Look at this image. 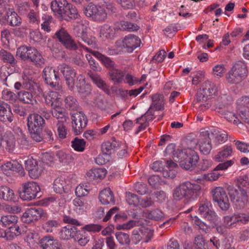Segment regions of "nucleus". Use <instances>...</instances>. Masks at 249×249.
<instances>
[{"label":"nucleus","mask_w":249,"mask_h":249,"mask_svg":"<svg viewBox=\"0 0 249 249\" xmlns=\"http://www.w3.org/2000/svg\"><path fill=\"white\" fill-rule=\"evenodd\" d=\"M72 129L75 135L82 132L87 125L88 120L86 115L82 112H77L71 116Z\"/></svg>","instance_id":"ddd939ff"},{"label":"nucleus","mask_w":249,"mask_h":249,"mask_svg":"<svg viewBox=\"0 0 249 249\" xmlns=\"http://www.w3.org/2000/svg\"><path fill=\"white\" fill-rule=\"evenodd\" d=\"M24 232V230L17 225L9 227L8 229L4 233V237L7 240H12L16 236H18Z\"/></svg>","instance_id":"72a5a7b5"},{"label":"nucleus","mask_w":249,"mask_h":249,"mask_svg":"<svg viewBox=\"0 0 249 249\" xmlns=\"http://www.w3.org/2000/svg\"><path fill=\"white\" fill-rule=\"evenodd\" d=\"M115 237L118 242L122 245H128L130 243L129 235L127 233L122 231L116 232Z\"/></svg>","instance_id":"6e6d98bb"},{"label":"nucleus","mask_w":249,"mask_h":249,"mask_svg":"<svg viewBox=\"0 0 249 249\" xmlns=\"http://www.w3.org/2000/svg\"><path fill=\"white\" fill-rule=\"evenodd\" d=\"M40 191V187L37 183L34 181L27 182L22 184L19 196L23 200H31L41 196Z\"/></svg>","instance_id":"39448f33"},{"label":"nucleus","mask_w":249,"mask_h":249,"mask_svg":"<svg viewBox=\"0 0 249 249\" xmlns=\"http://www.w3.org/2000/svg\"><path fill=\"white\" fill-rule=\"evenodd\" d=\"M13 121V114L10 106L6 102L0 101V121L11 123Z\"/></svg>","instance_id":"6ab92c4d"},{"label":"nucleus","mask_w":249,"mask_h":249,"mask_svg":"<svg viewBox=\"0 0 249 249\" xmlns=\"http://www.w3.org/2000/svg\"><path fill=\"white\" fill-rule=\"evenodd\" d=\"M27 126L29 130L33 129L41 128L44 124V119L39 114L34 113L30 114L27 119Z\"/></svg>","instance_id":"412c9836"},{"label":"nucleus","mask_w":249,"mask_h":249,"mask_svg":"<svg viewBox=\"0 0 249 249\" xmlns=\"http://www.w3.org/2000/svg\"><path fill=\"white\" fill-rule=\"evenodd\" d=\"M47 214L40 208H31L23 213L21 220L26 223H30L34 221H36L40 218H45Z\"/></svg>","instance_id":"dca6fc26"},{"label":"nucleus","mask_w":249,"mask_h":249,"mask_svg":"<svg viewBox=\"0 0 249 249\" xmlns=\"http://www.w3.org/2000/svg\"><path fill=\"white\" fill-rule=\"evenodd\" d=\"M213 200L216 202L220 209L227 211L230 208L228 196L225 190L221 187H216L212 191Z\"/></svg>","instance_id":"f8f14e48"},{"label":"nucleus","mask_w":249,"mask_h":249,"mask_svg":"<svg viewBox=\"0 0 249 249\" xmlns=\"http://www.w3.org/2000/svg\"><path fill=\"white\" fill-rule=\"evenodd\" d=\"M0 198L6 201H14L16 198L13 190L7 186H0Z\"/></svg>","instance_id":"c85d7f7f"},{"label":"nucleus","mask_w":249,"mask_h":249,"mask_svg":"<svg viewBox=\"0 0 249 249\" xmlns=\"http://www.w3.org/2000/svg\"><path fill=\"white\" fill-rule=\"evenodd\" d=\"M211 132L209 130L202 129L200 133L198 143L199 150L204 155H208L212 149Z\"/></svg>","instance_id":"2eb2a0df"},{"label":"nucleus","mask_w":249,"mask_h":249,"mask_svg":"<svg viewBox=\"0 0 249 249\" xmlns=\"http://www.w3.org/2000/svg\"><path fill=\"white\" fill-rule=\"evenodd\" d=\"M200 190L201 186L198 184L186 181L175 188L173 194V198L176 200L183 198L187 200L195 199L199 195Z\"/></svg>","instance_id":"f03ea898"},{"label":"nucleus","mask_w":249,"mask_h":249,"mask_svg":"<svg viewBox=\"0 0 249 249\" xmlns=\"http://www.w3.org/2000/svg\"><path fill=\"white\" fill-rule=\"evenodd\" d=\"M82 47L84 49L90 53L93 56L101 61L109 70L114 68L115 63L110 58L107 57L97 51H92L88 48L87 47L84 46H82Z\"/></svg>","instance_id":"b1692460"},{"label":"nucleus","mask_w":249,"mask_h":249,"mask_svg":"<svg viewBox=\"0 0 249 249\" xmlns=\"http://www.w3.org/2000/svg\"><path fill=\"white\" fill-rule=\"evenodd\" d=\"M20 134H18V143L21 148L27 149L30 146V143L28 140V137L25 134L20 130L19 131Z\"/></svg>","instance_id":"bf43d9fd"},{"label":"nucleus","mask_w":249,"mask_h":249,"mask_svg":"<svg viewBox=\"0 0 249 249\" xmlns=\"http://www.w3.org/2000/svg\"><path fill=\"white\" fill-rule=\"evenodd\" d=\"M232 150L231 146L225 145L223 150L219 152L214 157V159L217 162L222 161L231 155Z\"/></svg>","instance_id":"e433bc0d"},{"label":"nucleus","mask_w":249,"mask_h":249,"mask_svg":"<svg viewBox=\"0 0 249 249\" xmlns=\"http://www.w3.org/2000/svg\"><path fill=\"white\" fill-rule=\"evenodd\" d=\"M99 200L103 205L115 204L114 194L109 188H106L101 191L99 195Z\"/></svg>","instance_id":"a878e982"},{"label":"nucleus","mask_w":249,"mask_h":249,"mask_svg":"<svg viewBox=\"0 0 249 249\" xmlns=\"http://www.w3.org/2000/svg\"><path fill=\"white\" fill-rule=\"evenodd\" d=\"M39 235L36 232L29 233L26 238V241L28 246L30 248H35L39 242Z\"/></svg>","instance_id":"49530a36"},{"label":"nucleus","mask_w":249,"mask_h":249,"mask_svg":"<svg viewBox=\"0 0 249 249\" xmlns=\"http://www.w3.org/2000/svg\"><path fill=\"white\" fill-rule=\"evenodd\" d=\"M78 231L76 227L67 225L60 229L58 232V237L61 240H68L71 238H74Z\"/></svg>","instance_id":"4be33fe9"},{"label":"nucleus","mask_w":249,"mask_h":249,"mask_svg":"<svg viewBox=\"0 0 249 249\" xmlns=\"http://www.w3.org/2000/svg\"><path fill=\"white\" fill-rule=\"evenodd\" d=\"M210 98L200 89L197 93L195 104L198 106L200 111H203L210 107Z\"/></svg>","instance_id":"a211bd4d"},{"label":"nucleus","mask_w":249,"mask_h":249,"mask_svg":"<svg viewBox=\"0 0 249 249\" xmlns=\"http://www.w3.org/2000/svg\"><path fill=\"white\" fill-rule=\"evenodd\" d=\"M66 108L70 110H76L78 107V103L73 96L69 95L64 100Z\"/></svg>","instance_id":"8fccbe9b"},{"label":"nucleus","mask_w":249,"mask_h":249,"mask_svg":"<svg viewBox=\"0 0 249 249\" xmlns=\"http://www.w3.org/2000/svg\"><path fill=\"white\" fill-rule=\"evenodd\" d=\"M67 122L56 123V126L58 135L60 139H65L67 135Z\"/></svg>","instance_id":"69168bd1"},{"label":"nucleus","mask_w":249,"mask_h":249,"mask_svg":"<svg viewBox=\"0 0 249 249\" xmlns=\"http://www.w3.org/2000/svg\"><path fill=\"white\" fill-rule=\"evenodd\" d=\"M199 160L197 153L191 148L180 150L178 154L174 155V160L179 162L180 166L186 170H191L196 165Z\"/></svg>","instance_id":"20e7f679"},{"label":"nucleus","mask_w":249,"mask_h":249,"mask_svg":"<svg viewBox=\"0 0 249 249\" xmlns=\"http://www.w3.org/2000/svg\"><path fill=\"white\" fill-rule=\"evenodd\" d=\"M201 90H203L204 94L207 95L210 98L211 96L215 95L217 92L215 86L211 82L205 81L202 85Z\"/></svg>","instance_id":"ea45409f"},{"label":"nucleus","mask_w":249,"mask_h":249,"mask_svg":"<svg viewBox=\"0 0 249 249\" xmlns=\"http://www.w3.org/2000/svg\"><path fill=\"white\" fill-rule=\"evenodd\" d=\"M198 212L202 218L210 223L215 224L218 221L219 217L213 210L211 202L207 200L200 203Z\"/></svg>","instance_id":"0eeeda50"},{"label":"nucleus","mask_w":249,"mask_h":249,"mask_svg":"<svg viewBox=\"0 0 249 249\" xmlns=\"http://www.w3.org/2000/svg\"><path fill=\"white\" fill-rule=\"evenodd\" d=\"M18 99L26 104H32L35 99L32 93L25 90L20 91L18 93Z\"/></svg>","instance_id":"37998d69"},{"label":"nucleus","mask_w":249,"mask_h":249,"mask_svg":"<svg viewBox=\"0 0 249 249\" xmlns=\"http://www.w3.org/2000/svg\"><path fill=\"white\" fill-rule=\"evenodd\" d=\"M107 171L105 168H94L87 172L86 178L89 180L102 179L105 178Z\"/></svg>","instance_id":"cd10ccee"},{"label":"nucleus","mask_w":249,"mask_h":249,"mask_svg":"<svg viewBox=\"0 0 249 249\" xmlns=\"http://www.w3.org/2000/svg\"><path fill=\"white\" fill-rule=\"evenodd\" d=\"M51 8L55 16L67 21L77 17V10L67 0H52Z\"/></svg>","instance_id":"f257e3e1"},{"label":"nucleus","mask_w":249,"mask_h":249,"mask_svg":"<svg viewBox=\"0 0 249 249\" xmlns=\"http://www.w3.org/2000/svg\"><path fill=\"white\" fill-rule=\"evenodd\" d=\"M78 83L76 85L77 91L82 96L86 97L90 94L91 88L90 85L85 84V78L82 75L78 77Z\"/></svg>","instance_id":"bb28decb"},{"label":"nucleus","mask_w":249,"mask_h":249,"mask_svg":"<svg viewBox=\"0 0 249 249\" xmlns=\"http://www.w3.org/2000/svg\"><path fill=\"white\" fill-rule=\"evenodd\" d=\"M90 77L92 79L94 83H95L99 88L105 90L107 89V86L105 81L101 77L97 74H93L91 71L88 73Z\"/></svg>","instance_id":"603ef678"},{"label":"nucleus","mask_w":249,"mask_h":249,"mask_svg":"<svg viewBox=\"0 0 249 249\" xmlns=\"http://www.w3.org/2000/svg\"><path fill=\"white\" fill-rule=\"evenodd\" d=\"M211 132V137H214L213 142L216 145L224 143L228 139V135L222 131L216 129H212L209 130Z\"/></svg>","instance_id":"7c9ffc66"},{"label":"nucleus","mask_w":249,"mask_h":249,"mask_svg":"<svg viewBox=\"0 0 249 249\" xmlns=\"http://www.w3.org/2000/svg\"><path fill=\"white\" fill-rule=\"evenodd\" d=\"M232 71L236 72L239 75L244 79L248 75V71L245 63L242 61L236 62L232 67Z\"/></svg>","instance_id":"473e14b6"},{"label":"nucleus","mask_w":249,"mask_h":249,"mask_svg":"<svg viewBox=\"0 0 249 249\" xmlns=\"http://www.w3.org/2000/svg\"><path fill=\"white\" fill-rule=\"evenodd\" d=\"M58 71L63 75L70 90H72L74 86V78L76 76L75 70L70 66L62 63L58 67Z\"/></svg>","instance_id":"4468645a"},{"label":"nucleus","mask_w":249,"mask_h":249,"mask_svg":"<svg viewBox=\"0 0 249 249\" xmlns=\"http://www.w3.org/2000/svg\"><path fill=\"white\" fill-rule=\"evenodd\" d=\"M3 173L7 176H10V171H16L24 174V170L22 165L16 161H8L0 166Z\"/></svg>","instance_id":"5701e85b"},{"label":"nucleus","mask_w":249,"mask_h":249,"mask_svg":"<svg viewBox=\"0 0 249 249\" xmlns=\"http://www.w3.org/2000/svg\"><path fill=\"white\" fill-rule=\"evenodd\" d=\"M140 198L136 195L133 193L128 192L126 194V200L130 206L134 207L139 206Z\"/></svg>","instance_id":"680f3d73"},{"label":"nucleus","mask_w":249,"mask_h":249,"mask_svg":"<svg viewBox=\"0 0 249 249\" xmlns=\"http://www.w3.org/2000/svg\"><path fill=\"white\" fill-rule=\"evenodd\" d=\"M147 218L155 220H160L163 217L162 212L159 209H155L152 211H148L146 213Z\"/></svg>","instance_id":"774afa93"},{"label":"nucleus","mask_w":249,"mask_h":249,"mask_svg":"<svg viewBox=\"0 0 249 249\" xmlns=\"http://www.w3.org/2000/svg\"><path fill=\"white\" fill-rule=\"evenodd\" d=\"M166 163L168 169H163L161 174L164 178H173L176 176L177 171L175 169L177 168L178 165L171 160H167Z\"/></svg>","instance_id":"c756f323"},{"label":"nucleus","mask_w":249,"mask_h":249,"mask_svg":"<svg viewBox=\"0 0 249 249\" xmlns=\"http://www.w3.org/2000/svg\"><path fill=\"white\" fill-rule=\"evenodd\" d=\"M85 146L86 142L83 139L76 137L71 141V147L75 151H83L85 148Z\"/></svg>","instance_id":"864d4df0"},{"label":"nucleus","mask_w":249,"mask_h":249,"mask_svg":"<svg viewBox=\"0 0 249 249\" xmlns=\"http://www.w3.org/2000/svg\"><path fill=\"white\" fill-rule=\"evenodd\" d=\"M114 32L111 27L107 24L103 25L100 29V36L105 40L113 36Z\"/></svg>","instance_id":"79ce46f5"},{"label":"nucleus","mask_w":249,"mask_h":249,"mask_svg":"<svg viewBox=\"0 0 249 249\" xmlns=\"http://www.w3.org/2000/svg\"><path fill=\"white\" fill-rule=\"evenodd\" d=\"M18 221V217L16 215H6L1 216L0 222L4 227L15 226Z\"/></svg>","instance_id":"58836bf2"},{"label":"nucleus","mask_w":249,"mask_h":249,"mask_svg":"<svg viewBox=\"0 0 249 249\" xmlns=\"http://www.w3.org/2000/svg\"><path fill=\"white\" fill-rule=\"evenodd\" d=\"M152 100L151 106L155 108L156 110H162L164 107V98L161 94H155L151 96Z\"/></svg>","instance_id":"c9c22d12"},{"label":"nucleus","mask_w":249,"mask_h":249,"mask_svg":"<svg viewBox=\"0 0 249 249\" xmlns=\"http://www.w3.org/2000/svg\"><path fill=\"white\" fill-rule=\"evenodd\" d=\"M0 57L4 62L8 63L12 65H15L17 63L14 56L10 53L4 50H0Z\"/></svg>","instance_id":"a18cd8bd"},{"label":"nucleus","mask_w":249,"mask_h":249,"mask_svg":"<svg viewBox=\"0 0 249 249\" xmlns=\"http://www.w3.org/2000/svg\"><path fill=\"white\" fill-rule=\"evenodd\" d=\"M43 22L41 24V29L44 31L49 33L51 31V26L53 18L49 15H44L42 17Z\"/></svg>","instance_id":"13d9d810"},{"label":"nucleus","mask_w":249,"mask_h":249,"mask_svg":"<svg viewBox=\"0 0 249 249\" xmlns=\"http://www.w3.org/2000/svg\"><path fill=\"white\" fill-rule=\"evenodd\" d=\"M59 226L58 221L53 219L48 220L42 224V229L47 232H53Z\"/></svg>","instance_id":"a19ab883"},{"label":"nucleus","mask_w":249,"mask_h":249,"mask_svg":"<svg viewBox=\"0 0 249 249\" xmlns=\"http://www.w3.org/2000/svg\"><path fill=\"white\" fill-rule=\"evenodd\" d=\"M226 78L230 84H237L243 80L242 78L236 72L232 71V68L226 75Z\"/></svg>","instance_id":"09e8293b"},{"label":"nucleus","mask_w":249,"mask_h":249,"mask_svg":"<svg viewBox=\"0 0 249 249\" xmlns=\"http://www.w3.org/2000/svg\"><path fill=\"white\" fill-rule=\"evenodd\" d=\"M73 33L76 36L84 38L86 34V27L82 23H78L73 28Z\"/></svg>","instance_id":"e2e57ef3"},{"label":"nucleus","mask_w":249,"mask_h":249,"mask_svg":"<svg viewBox=\"0 0 249 249\" xmlns=\"http://www.w3.org/2000/svg\"><path fill=\"white\" fill-rule=\"evenodd\" d=\"M27 17L29 21L31 23H35L38 24L40 21L39 11L36 9L30 10L27 13Z\"/></svg>","instance_id":"5fc2aeb1"},{"label":"nucleus","mask_w":249,"mask_h":249,"mask_svg":"<svg viewBox=\"0 0 249 249\" xmlns=\"http://www.w3.org/2000/svg\"><path fill=\"white\" fill-rule=\"evenodd\" d=\"M54 36L67 50L75 51L78 49L77 44L65 28H61L56 32Z\"/></svg>","instance_id":"9d476101"},{"label":"nucleus","mask_w":249,"mask_h":249,"mask_svg":"<svg viewBox=\"0 0 249 249\" xmlns=\"http://www.w3.org/2000/svg\"><path fill=\"white\" fill-rule=\"evenodd\" d=\"M102 6L106 7L108 12L114 13L116 12L117 9L114 0H101Z\"/></svg>","instance_id":"338daca9"},{"label":"nucleus","mask_w":249,"mask_h":249,"mask_svg":"<svg viewBox=\"0 0 249 249\" xmlns=\"http://www.w3.org/2000/svg\"><path fill=\"white\" fill-rule=\"evenodd\" d=\"M57 72L58 71H56L52 68L46 67L43 70V77L46 83L52 88L56 90H60L62 89V86L59 84L60 78Z\"/></svg>","instance_id":"9b49d317"},{"label":"nucleus","mask_w":249,"mask_h":249,"mask_svg":"<svg viewBox=\"0 0 249 249\" xmlns=\"http://www.w3.org/2000/svg\"><path fill=\"white\" fill-rule=\"evenodd\" d=\"M17 56L23 61L34 63L37 67H41L45 64V59L35 48L22 45L18 48Z\"/></svg>","instance_id":"7ed1b4c3"},{"label":"nucleus","mask_w":249,"mask_h":249,"mask_svg":"<svg viewBox=\"0 0 249 249\" xmlns=\"http://www.w3.org/2000/svg\"><path fill=\"white\" fill-rule=\"evenodd\" d=\"M84 14L92 20L102 22L107 18V13L104 7L99 4L89 3L84 8Z\"/></svg>","instance_id":"423d86ee"},{"label":"nucleus","mask_w":249,"mask_h":249,"mask_svg":"<svg viewBox=\"0 0 249 249\" xmlns=\"http://www.w3.org/2000/svg\"><path fill=\"white\" fill-rule=\"evenodd\" d=\"M73 204L75 207L74 210L77 213H83L84 211L85 200L84 198L77 197L73 200Z\"/></svg>","instance_id":"052dcab7"},{"label":"nucleus","mask_w":249,"mask_h":249,"mask_svg":"<svg viewBox=\"0 0 249 249\" xmlns=\"http://www.w3.org/2000/svg\"><path fill=\"white\" fill-rule=\"evenodd\" d=\"M39 243L41 249H62L60 242L51 235L43 236Z\"/></svg>","instance_id":"f3484780"},{"label":"nucleus","mask_w":249,"mask_h":249,"mask_svg":"<svg viewBox=\"0 0 249 249\" xmlns=\"http://www.w3.org/2000/svg\"><path fill=\"white\" fill-rule=\"evenodd\" d=\"M227 190L231 201L233 203L238 205L240 208L245 206L248 202L247 192L240 188L237 189L231 185L228 186Z\"/></svg>","instance_id":"1a4fd4ad"},{"label":"nucleus","mask_w":249,"mask_h":249,"mask_svg":"<svg viewBox=\"0 0 249 249\" xmlns=\"http://www.w3.org/2000/svg\"><path fill=\"white\" fill-rule=\"evenodd\" d=\"M25 167L29 176L34 179L37 178L41 175L42 169L35 160H28L25 162Z\"/></svg>","instance_id":"aec40b11"},{"label":"nucleus","mask_w":249,"mask_h":249,"mask_svg":"<svg viewBox=\"0 0 249 249\" xmlns=\"http://www.w3.org/2000/svg\"><path fill=\"white\" fill-rule=\"evenodd\" d=\"M66 182L62 177H59L56 178L53 182L54 191L59 194H62L65 192L64 187L66 186Z\"/></svg>","instance_id":"de8ad7c7"},{"label":"nucleus","mask_w":249,"mask_h":249,"mask_svg":"<svg viewBox=\"0 0 249 249\" xmlns=\"http://www.w3.org/2000/svg\"><path fill=\"white\" fill-rule=\"evenodd\" d=\"M238 188L243 189L245 191L249 192V181L247 175L239 177L236 180Z\"/></svg>","instance_id":"c03bdc74"},{"label":"nucleus","mask_w":249,"mask_h":249,"mask_svg":"<svg viewBox=\"0 0 249 249\" xmlns=\"http://www.w3.org/2000/svg\"><path fill=\"white\" fill-rule=\"evenodd\" d=\"M8 25L11 27H19L22 23L21 18L13 9H9L4 16Z\"/></svg>","instance_id":"393cba45"},{"label":"nucleus","mask_w":249,"mask_h":249,"mask_svg":"<svg viewBox=\"0 0 249 249\" xmlns=\"http://www.w3.org/2000/svg\"><path fill=\"white\" fill-rule=\"evenodd\" d=\"M52 116L57 120L56 123L67 122L69 120L68 113L64 107L51 113Z\"/></svg>","instance_id":"f704fd0d"},{"label":"nucleus","mask_w":249,"mask_h":249,"mask_svg":"<svg viewBox=\"0 0 249 249\" xmlns=\"http://www.w3.org/2000/svg\"><path fill=\"white\" fill-rule=\"evenodd\" d=\"M237 223L236 214L226 215L224 217L223 224L226 228L230 229L235 226Z\"/></svg>","instance_id":"0e129e2a"},{"label":"nucleus","mask_w":249,"mask_h":249,"mask_svg":"<svg viewBox=\"0 0 249 249\" xmlns=\"http://www.w3.org/2000/svg\"><path fill=\"white\" fill-rule=\"evenodd\" d=\"M6 135L5 141L6 143V148L8 150L9 152H12L15 147V137L11 132H7Z\"/></svg>","instance_id":"3c124183"},{"label":"nucleus","mask_w":249,"mask_h":249,"mask_svg":"<svg viewBox=\"0 0 249 249\" xmlns=\"http://www.w3.org/2000/svg\"><path fill=\"white\" fill-rule=\"evenodd\" d=\"M108 75L112 81L117 84H121L124 80L125 73L120 69L114 68L109 70Z\"/></svg>","instance_id":"2f4dec72"},{"label":"nucleus","mask_w":249,"mask_h":249,"mask_svg":"<svg viewBox=\"0 0 249 249\" xmlns=\"http://www.w3.org/2000/svg\"><path fill=\"white\" fill-rule=\"evenodd\" d=\"M139 230L144 242H148L151 239L153 236V231L145 227L140 228Z\"/></svg>","instance_id":"4d7b16f0"},{"label":"nucleus","mask_w":249,"mask_h":249,"mask_svg":"<svg viewBox=\"0 0 249 249\" xmlns=\"http://www.w3.org/2000/svg\"><path fill=\"white\" fill-rule=\"evenodd\" d=\"M140 38L134 35L126 36L123 39L117 40L115 42V47L124 48L128 53H131L134 49L140 46Z\"/></svg>","instance_id":"6e6552de"},{"label":"nucleus","mask_w":249,"mask_h":249,"mask_svg":"<svg viewBox=\"0 0 249 249\" xmlns=\"http://www.w3.org/2000/svg\"><path fill=\"white\" fill-rule=\"evenodd\" d=\"M119 143L118 142L113 141V142H106L102 144V149L103 152L106 155L110 154L112 151L118 149Z\"/></svg>","instance_id":"4c0bfd02"}]
</instances>
